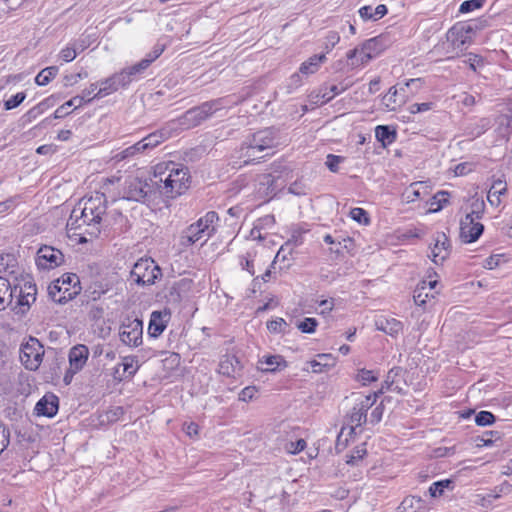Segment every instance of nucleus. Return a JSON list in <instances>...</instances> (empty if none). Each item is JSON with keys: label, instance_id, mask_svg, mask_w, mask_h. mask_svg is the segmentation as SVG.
<instances>
[{"label": "nucleus", "instance_id": "obj_63", "mask_svg": "<svg viewBox=\"0 0 512 512\" xmlns=\"http://www.w3.org/2000/svg\"><path fill=\"white\" fill-rule=\"evenodd\" d=\"M82 225H84L82 223V219H80V215L78 214V210L77 209H73L72 211V214L69 218V221L67 223V226L70 227V229H78L80 228Z\"/></svg>", "mask_w": 512, "mask_h": 512}, {"label": "nucleus", "instance_id": "obj_52", "mask_svg": "<svg viewBox=\"0 0 512 512\" xmlns=\"http://www.w3.org/2000/svg\"><path fill=\"white\" fill-rule=\"evenodd\" d=\"M26 98V94L24 92H19L13 95L8 100L4 101L5 110H11L18 107Z\"/></svg>", "mask_w": 512, "mask_h": 512}, {"label": "nucleus", "instance_id": "obj_20", "mask_svg": "<svg viewBox=\"0 0 512 512\" xmlns=\"http://www.w3.org/2000/svg\"><path fill=\"white\" fill-rule=\"evenodd\" d=\"M150 66V60L142 59L137 64L124 68L119 72L120 82L126 87L133 81L134 77L143 73Z\"/></svg>", "mask_w": 512, "mask_h": 512}, {"label": "nucleus", "instance_id": "obj_53", "mask_svg": "<svg viewBox=\"0 0 512 512\" xmlns=\"http://www.w3.org/2000/svg\"><path fill=\"white\" fill-rule=\"evenodd\" d=\"M428 293L425 292L424 286H417L414 290L413 299L416 305L424 306L427 302Z\"/></svg>", "mask_w": 512, "mask_h": 512}, {"label": "nucleus", "instance_id": "obj_22", "mask_svg": "<svg viewBox=\"0 0 512 512\" xmlns=\"http://www.w3.org/2000/svg\"><path fill=\"white\" fill-rule=\"evenodd\" d=\"M241 368V363L235 355H225L219 363V373L228 377H235Z\"/></svg>", "mask_w": 512, "mask_h": 512}, {"label": "nucleus", "instance_id": "obj_18", "mask_svg": "<svg viewBox=\"0 0 512 512\" xmlns=\"http://www.w3.org/2000/svg\"><path fill=\"white\" fill-rule=\"evenodd\" d=\"M169 318V312L153 311L150 316L148 334L153 338L160 336L167 327Z\"/></svg>", "mask_w": 512, "mask_h": 512}, {"label": "nucleus", "instance_id": "obj_35", "mask_svg": "<svg viewBox=\"0 0 512 512\" xmlns=\"http://www.w3.org/2000/svg\"><path fill=\"white\" fill-rule=\"evenodd\" d=\"M218 215L214 211L207 212L205 216L201 217L196 223L203 229L204 232L211 236L214 232V223L218 221Z\"/></svg>", "mask_w": 512, "mask_h": 512}, {"label": "nucleus", "instance_id": "obj_12", "mask_svg": "<svg viewBox=\"0 0 512 512\" xmlns=\"http://www.w3.org/2000/svg\"><path fill=\"white\" fill-rule=\"evenodd\" d=\"M470 26H453L447 33V40L451 43L454 49L463 51L466 45L471 42Z\"/></svg>", "mask_w": 512, "mask_h": 512}, {"label": "nucleus", "instance_id": "obj_21", "mask_svg": "<svg viewBox=\"0 0 512 512\" xmlns=\"http://www.w3.org/2000/svg\"><path fill=\"white\" fill-rule=\"evenodd\" d=\"M119 73H115L111 77L105 79L100 83V88L97 91V93L94 95V98L100 99L104 96H107L115 91H117L119 88L126 87L125 84H122V81L120 82Z\"/></svg>", "mask_w": 512, "mask_h": 512}, {"label": "nucleus", "instance_id": "obj_64", "mask_svg": "<svg viewBox=\"0 0 512 512\" xmlns=\"http://www.w3.org/2000/svg\"><path fill=\"white\" fill-rule=\"evenodd\" d=\"M383 412H384V406L383 404H379L378 406H376L373 411L371 412V415H370V423L372 424H377L381 421L382 419V416H383Z\"/></svg>", "mask_w": 512, "mask_h": 512}, {"label": "nucleus", "instance_id": "obj_8", "mask_svg": "<svg viewBox=\"0 0 512 512\" xmlns=\"http://www.w3.org/2000/svg\"><path fill=\"white\" fill-rule=\"evenodd\" d=\"M143 323L141 320L126 319L120 327L119 336L121 341L128 345L137 347L142 343Z\"/></svg>", "mask_w": 512, "mask_h": 512}, {"label": "nucleus", "instance_id": "obj_32", "mask_svg": "<svg viewBox=\"0 0 512 512\" xmlns=\"http://www.w3.org/2000/svg\"><path fill=\"white\" fill-rule=\"evenodd\" d=\"M325 60H326L325 54L314 55V56L310 57L307 61H305L301 64L299 71L302 74H306V75L313 74L319 69L320 64L322 62H324Z\"/></svg>", "mask_w": 512, "mask_h": 512}, {"label": "nucleus", "instance_id": "obj_10", "mask_svg": "<svg viewBox=\"0 0 512 512\" xmlns=\"http://www.w3.org/2000/svg\"><path fill=\"white\" fill-rule=\"evenodd\" d=\"M63 261L62 252L51 246H43L37 252L36 263L41 269H53L61 265Z\"/></svg>", "mask_w": 512, "mask_h": 512}, {"label": "nucleus", "instance_id": "obj_23", "mask_svg": "<svg viewBox=\"0 0 512 512\" xmlns=\"http://www.w3.org/2000/svg\"><path fill=\"white\" fill-rule=\"evenodd\" d=\"M37 288L36 284L25 281L19 290L18 304L20 306H27L28 308L36 301Z\"/></svg>", "mask_w": 512, "mask_h": 512}, {"label": "nucleus", "instance_id": "obj_36", "mask_svg": "<svg viewBox=\"0 0 512 512\" xmlns=\"http://www.w3.org/2000/svg\"><path fill=\"white\" fill-rule=\"evenodd\" d=\"M375 132L377 140L384 146H386V144H391L396 139V131L391 130L389 126L379 125L376 127Z\"/></svg>", "mask_w": 512, "mask_h": 512}, {"label": "nucleus", "instance_id": "obj_61", "mask_svg": "<svg viewBox=\"0 0 512 512\" xmlns=\"http://www.w3.org/2000/svg\"><path fill=\"white\" fill-rule=\"evenodd\" d=\"M87 76H88V73L86 71L79 72L77 74L66 75L64 77V85L72 86V85L76 84L80 79L86 78Z\"/></svg>", "mask_w": 512, "mask_h": 512}, {"label": "nucleus", "instance_id": "obj_59", "mask_svg": "<svg viewBox=\"0 0 512 512\" xmlns=\"http://www.w3.org/2000/svg\"><path fill=\"white\" fill-rule=\"evenodd\" d=\"M104 316V309L101 306L98 305H92L88 312V318L91 321H98L102 319Z\"/></svg>", "mask_w": 512, "mask_h": 512}, {"label": "nucleus", "instance_id": "obj_7", "mask_svg": "<svg viewBox=\"0 0 512 512\" xmlns=\"http://www.w3.org/2000/svg\"><path fill=\"white\" fill-rule=\"evenodd\" d=\"M106 199L104 194H96L94 197H90L84 203V207L80 210V219L82 223L86 225L99 224L102 215L106 212Z\"/></svg>", "mask_w": 512, "mask_h": 512}, {"label": "nucleus", "instance_id": "obj_28", "mask_svg": "<svg viewBox=\"0 0 512 512\" xmlns=\"http://www.w3.org/2000/svg\"><path fill=\"white\" fill-rule=\"evenodd\" d=\"M168 137V132H165L164 130H157L142 138L140 142L147 153L148 151L154 149L159 144H161Z\"/></svg>", "mask_w": 512, "mask_h": 512}, {"label": "nucleus", "instance_id": "obj_34", "mask_svg": "<svg viewBox=\"0 0 512 512\" xmlns=\"http://www.w3.org/2000/svg\"><path fill=\"white\" fill-rule=\"evenodd\" d=\"M84 104V97L75 96L72 99L68 100L64 104H62L60 107H58L54 112V118L59 119L63 118L64 116L69 114V111L67 110L72 109V106H75V108L81 107Z\"/></svg>", "mask_w": 512, "mask_h": 512}, {"label": "nucleus", "instance_id": "obj_24", "mask_svg": "<svg viewBox=\"0 0 512 512\" xmlns=\"http://www.w3.org/2000/svg\"><path fill=\"white\" fill-rule=\"evenodd\" d=\"M17 286L11 287L8 279L0 276V311H4L12 302Z\"/></svg>", "mask_w": 512, "mask_h": 512}, {"label": "nucleus", "instance_id": "obj_38", "mask_svg": "<svg viewBox=\"0 0 512 512\" xmlns=\"http://www.w3.org/2000/svg\"><path fill=\"white\" fill-rule=\"evenodd\" d=\"M422 500L420 497L407 496L403 499L397 508V512H417L421 507Z\"/></svg>", "mask_w": 512, "mask_h": 512}, {"label": "nucleus", "instance_id": "obj_58", "mask_svg": "<svg viewBox=\"0 0 512 512\" xmlns=\"http://www.w3.org/2000/svg\"><path fill=\"white\" fill-rule=\"evenodd\" d=\"M343 161V157L329 154L326 160V166L331 172L338 171V165Z\"/></svg>", "mask_w": 512, "mask_h": 512}, {"label": "nucleus", "instance_id": "obj_27", "mask_svg": "<svg viewBox=\"0 0 512 512\" xmlns=\"http://www.w3.org/2000/svg\"><path fill=\"white\" fill-rule=\"evenodd\" d=\"M378 330L385 332L391 336L397 335L403 328L402 323L394 318L388 319L380 317L376 320Z\"/></svg>", "mask_w": 512, "mask_h": 512}, {"label": "nucleus", "instance_id": "obj_33", "mask_svg": "<svg viewBox=\"0 0 512 512\" xmlns=\"http://www.w3.org/2000/svg\"><path fill=\"white\" fill-rule=\"evenodd\" d=\"M262 364H265L267 367L262 368L263 371L267 372H275L277 370H282L287 366L286 361L280 355H271L263 357Z\"/></svg>", "mask_w": 512, "mask_h": 512}, {"label": "nucleus", "instance_id": "obj_15", "mask_svg": "<svg viewBox=\"0 0 512 512\" xmlns=\"http://www.w3.org/2000/svg\"><path fill=\"white\" fill-rule=\"evenodd\" d=\"M192 286V280L183 278L173 282V284L167 288L165 298L169 304L177 305L181 302L183 294L187 293Z\"/></svg>", "mask_w": 512, "mask_h": 512}, {"label": "nucleus", "instance_id": "obj_31", "mask_svg": "<svg viewBox=\"0 0 512 512\" xmlns=\"http://www.w3.org/2000/svg\"><path fill=\"white\" fill-rule=\"evenodd\" d=\"M146 151L143 148V145L140 141L136 142L135 144L123 149L122 151L115 154L113 159L116 162H120L123 160L131 159L139 154H144Z\"/></svg>", "mask_w": 512, "mask_h": 512}, {"label": "nucleus", "instance_id": "obj_4", "mask_svg": "<svg viewBox=\"0 0 512 512\" xmlns=\"http://www.w3.org/2000/svg\"><path fill=\"white\" fill-rule=\"evenodd\" d=\"M223 107L222 98L204 102L200 106L187 110L177 119V123L183 129H191L200 125L203 121Z\"/></svg>", "mask_w": 512, "mask_h": 512}, {"label": "nucleus", "instance_id": "obj_45", "mask_svg": "<svg viewBox=\"0 0 512 512\" xmlns=\"http://www.w3.org/2000/svg\"><path fill=\"white\" fill-rule=\"evenodd\" d=\"M351 218L358 222L359 224L368 225L370 223V218L366 210L362 208H353L350 211Z\"/></svg>", "mask_w": 512, "mask_h": 512}, {"label": "nucleus", "instance_id": "obj_40", "mask_svg": "<svg viewBox=\"0 0 512 512\" xmlns=\"http://www.w3.org/2000/svg\"><path fill=\"white\" fill-rule=\"evenodd\" d=\"M470 208V212L467 213L465 216H470L471 218L479 220L482 218L484 214L485 202L482 199L473 198L470 204Z\"/></svg>", "mask_w": 512, "mask_h": 512}, {"label": "nucleus", "instance_id": "obj_13", "mask_svg": "<svg viewBox=\"0 0 512 512\" xmlns=\"http://www.w3.org/2000/svg\"><path fill=\"white\" fill-rule=\"evenodd\" d=\"M371 408V402L361 400L352 408L347 418V424L350 425L351 431L367 422V412Z\"/></svg>", "mask_w": 512, "mask_h": 512}, {"label": "nucleus", "instance_id": "obj_9", "mask_svg": "<svg viewBox=\"0 0 512 512\" xmlns=\"http://www.w3.org/2000/svg\"><path fill=\"white\" fill-rule=\"evenodd\" d=\"M152 183L132 178L126 182L123 198L129 201L145 202L152 193Z\"/></svg>", "mask_w": 512, "mask_h": 512}, {"label": "nucleus", "instance_id": "obj_49", "mask_svg": "<svg viewBox=\"0 0 512 512\" xmlns=\"http://www.w3.org/2000/svg\"><path fill=\"white\" fill-rule=\"evenodd\" d=\"M486 0H466L462 2L459 8L460 13H469L475 9L481 8Z\"/></svg>", "mask_w": 512, "mask_h": 512}, {"label": "nucleus", "instance_id": "obj_42", "mask_svg": "<svg viewBox=\"0 0 512 512\" xmlns=\"http://www.w3.org/2000/svg\"><path fill=\"white\" fill-rule=\"evenodd\" d=\"M124 415V409L121 406H115L107 410L101 417V422L114 423Z\"/></svg>", "mask_w": 512, "mask_h": 512}, {"label": "nucleus", "instance_id": "obj_6", "mask_svg": "<svg viewBox=\"0 0 512 512\" xmlns=\"http://www.w3.org/2000/svg\"><path fill=\"white\" fill-rule=\"evenodd\" d=\"M45 350L41 342L30 336L20 347V361L24 367L30 371H36L42 361Z\"/></svg>", "mask_w": 512, "mask_h": 512}, {"label": "nucleus", "instance_id": "obj_17", "mask_svg": "<svg viewBox=\"0 0 512 512\" xmlns=\"http://www.w3.org/2000/svg\"><path fill=\"white\" fill-rule=\"evenodd\" d=\"M58 408L59 398L52 393H48L37 402L35 411L38 415L51 418L56 415Z\"/></svg>", "mask_w": 512, "mask_h": 512}, {"label": "nucleus", "instance_id": "obj_29", "mask_svg": "<svg viewBox=\"0 0 512 512\" xmlns=\"http://www.w3.org/2000/svg\"><path fill=\"white\" fill-rule=\"evenodd\" d=\"M507 191L506 182L498 179L495 180L488 191L487 200L493 206H499L501 203L500 196Z\"/></svg>", "mask_w": 512, "mask_h": 512}, {"label": "nucleus", "instance_id": "obj_46", "mask_svg": "<svg viewBox=\"0 0 512 512\" xmlns=\"http://www.w3.org/2000/svg\"><path fill=\"white\" fill-rule=\"evenodd\" d=\"M450 484H452V481L448 479L434 482L429 488L431 497L441 496L444 492V489L447 488Z\"/></svg>", "mask_w": 512, "mask_h": 512}, {"label": "nucleus", "instance_id": "obj_48", "mask_svg": "<svg viewBox=\"0 0 512 512\" xmlns=\"http://www.w3.org/2000/svg\"><path fill=\"white\" fill-rule=\"evenodd\" d=\"M495 420V416L489 411H480L475 417V422L478 426L492 425Z\"/></svg>", "mask_w": 512, "mask_h": 512}, {"label": "nucleus", "instance_id": "obj_56", "mask_svg": "<svg viewBox=\"0 0 512 512\" xmlns=\"http://www.w3.org/2000/svg\"><path fill=\"white\" fill-rule=\"evenodd\" d=\"M357 379L367 384L377 380V376L371 370L361 369L357 374Z\"/></svg>", "mask_w": 512, "mask_h": 512}, {"label": "nucleus", "instance_id": "obj_54", "mask_svg": "<svg viewBox=\"0 0 512 512\" xmlns=\"http://www.w3.org/2000/svg\"><path fill=\"white\" fill-rule=\"evenodd\" d=\"M291 252H292V243L290 241H288L284 245H282L281 248L279 249V251L277 252L273 262L271 263V268L274 267V264L279 259H281L283 261L286 260L287 259V255L291 254Z\"/></svg>", "mask_w": 512, "mask_h": 512}, {"label": "nucleus", "instance_id": "obj_50", "mask_svg": "<svg viewBox=\"0 0 512 512\" xmlns=\"http://www.w3.org/2000/svg\"><path fill=\"white\" fill-rule=\"evenodd\" d=\"M340 41V36L336 31H329L324 40V49L330 52Z\"/></svg>", "mask_w": 512, "mask_h": 512}, {"label": "nucleus", "instance_id": "obj_11", "mask_svg": "<svg viewBox=\"0 0 512 512\" xmlns=\"http://www.w3.org/2000/svg\"><path fill=\"white\" fill-rule=\"evenodd\" d=\"M483 231L484 226L477 219L465 216L460 221V238L465 243L476 241Z\"/></svg>", "mask_w": 512, "mask_h": 512}, {"label": "nucleus", "instance_id": "obj_43", "mask_svg": "<svg viewBox=\"0 0 512 512\" xmlns=\"http://www.w3.org/2000/svg\"><path fill=\"white\" fill-rule=\"evenodd\" d=\"M108 291V288L105 287L102 283L97 282L94 284V287H90L85 291V296L92 301H96L101 298Z\"/></svg>", "mask_w": 512, "mask_h": 512}, {"label": "nucleus", "instance_id": "obj_37", "mask_svg": "<svg viewBox=\"0 0 512 512\" xmlns=\"http://www.w3.org/2000/svg\"><path fill=\"white\" fill-rule=\"evenodd\" d=\"M57 66H49L42 69L37 76L35 77V82L39 86L47 85L51 80H53L58 74Z\"/></svg>", "mask_w": 512, "mask_h": 512}, {"label": "nucleus", "instance_id": "obj_25", "mask_svg": "<svg viewBox=\"0 0 512 512\" xmlns=\"http://www.w3.org/2000/svg\"><path fill=\"white\" fill-rule=\"evenodd\" d=\"M376 38L367 40L360 48H354L347 53L348 59H354L358 53H364V60H371L376 56Z\"/></svg>", "mask_w": 512, "mask_h": 512}, {"label": "nucleus", "instance_id": "obj_57", "mask_svg": "<svg viewBox=\"0 0 512 512\" xmlns=\"http://www.w3.org/2000/svg\"><path fill=\"white\" fill-rule=\"evenodd\" d=\"M288 191L291 194L302 196L307 194V187L301 181H295L289 186Z\"/></svg>", "mask_w": 512, "mask_h": 512}, {"label": "nucleus", "instance_id": "obj_1", "mask_svg": "<svg viewBox=\"0 0 512 512\" xmlns=\"http://www.w3.org/2000/svg\"><path fill=\"white\" fill-rule=\"evenodd\" d=\"M189 181L188 168L173 161L155 165L150 178L155 190L167 198H176L183 194L189 188Z\"/></svg>", "mask_w": 512, "mask_h": 512}, {"label": "nucleus", "instance_id": "obj_5", "mask_svg": "<svg viewBox=\"0 0 512 512\" xmlns=\"http://www.w3.org/2000/svg\"><path fill=\"white\" fill-rule=\"evenodd\" d=\"M161 276V268L152 258H140L130 271V280L139 286L153 285Z\"/></svg>", "mask_w": 512, "mask_h": 512}, {"label": "nucleus", "instance_id": "obj_44", "mask_svg": "<svg viewBox=\"0 0 512 512\" xmlns=\"http://www.w3.org/2000/svg\"><path fill=\"white\" fill-rule=\"evenodd\" d=\"M493 438H495L496 440L500 439L501 433L499 431H487L484 433L483 436L477 437L476 445L477 447L491 446L494 442Z\"/></svg>", "mask_w": 512, "mask_h": 512}, {"label": "nucleus", "instance_id": "obj_19", "mask_svg": "<svg viewBox=\"0 0 512 512\" xmlns=\"http://www.w3.org/2000/svg\"><path fill=\"white\" fill-rule=\"evenodd\" d=\"M450 254V242L445 233H437L435 244L432 248V261L439 264L448 258Z\"/></svg>", "mask_w": 512, "mask_h": 512}, {"label": "nucleus", "instance_id": "obj_60", "mask_svg": "<svg viewBox=\"0 0 512 512\" xmlns=\"http://www.w3.org/2000/svg\"><path fill=\"white\" fill-rule=\"evenodd\" d=\"M165 48H166V44H161V43L158 42L153 47V50L144 59L145 60H150V64H151L152 62H154L164 52Z\"/></svg>", "mask_w": 512, "mask_h": 512}, {"label": "nucleus", "instance_id": "obj_16", "mask_svg": "<svg viewBox=\"0 0 512 512\" xmlns=\"http://www.w3.org/2000/svg\"><path fill=\"white\" fill-rule=\"evenodd\" d=\"M89 356L88 347L78 344L70 349L69 364L72 374H76L85 366Z\"/></svg>", "mask_w": 512, "mask_h": 512}, {"label": "nucleus", "instance_id": "obj_47", "mask_svg": "<svg viewBox=\"0 0 512 512\" xmlns=\"http://www.w3.org/2000/svg\"><path fill=\"white\" fill-rule=\"evenodd\" d=\"M317 325H318V322L315 318L307 317L303 321H301L297 324V328L302 333L310 334V333L315 332Z\"/></svg>", "mask_w": 512, "mask_h": 512}, {"label": "nucleus", "instance_id": "obj_55", "mask_svg": "<svg viewBox=\"0 0 512 512\" xmlns=\"http://www.w3.org/2000/svg\"><path fill=\"white\" fill-rule=\"evenodd\" d=\"M77 56V48L75 46H68L61 50L60 58L65 62L73 61Z\"/></svg>", "mask_w": 512, "mask_h": 512}, {"label": "nucleus", "instance_id": "obj_62", "mask_svg": "<svg viewBox=\"0 0 512 512\" xmlns=\"http://www.w3.org/2000/svg\"><path fill=\"white\" fill-rule=\"evenodd\" d=\"M257 393V389L255 386H248L242 389V391L239 394V400L247 402L254 398L255 394Z\"/></svg>", "mask_w": 512, "mask_h": 512}, {"label": "nucleus", "instance_id": "obj_41", "mask_svg": "<svg viewBox=\"0 0 512 512\" xmlns=\"http://www.w3.org/2000/svg\"><path fill=\"white\" fill-rule=\"evenodd\" d=\"M120 366L123 367L124 378L133 377L139 368L134 357H124Z\"/></svg>", "mask_w": 512, "mask_h": 512}, {"label": "nucleus", "instance_id": "obj_39", "mask_svg": "<svg viewBox=\"0 0 512 512\" xmlns=\"http://www.w3.org/2000/svg\"><path fill=\"white\" fill-rule=\"evenodd\" d=\"M318 358L319 360L310 361V365L314 373H321L323 368L334 365V359L330 354H319Z\"/></svg>", "mask_w": 512, "mask_h": 512}, {"label": "nucleus", "instance_id": "obj_3", "mask_svg": "<svg viewBox=\"0 0 512 512\" xmlns=\"http://www.w3.org/2000/svg\"><path fill=\"white\" fill-rule=\"evenodd\" d=\"M49 298L59 304L66 303L81 292L79 277L74 273L64 274L48 286Z\"/></svg>", "mask_w": 512, "mask_h": 512}, {"label": "nucleus", "instance_id": "obj_26", "mask_svg": "<svg viewBox=\"0 0 512 512\" xmlns=\"http://www.w3.org/2000/svg\"><path fill=\"white\" fill-rule=\"evenodd\" d=\"M350 84L349 83H346V84H341V86L339 87L338 85H331V86H323L318 95H316V98H321V101L318 99L315 101V103H321V104H325L329 101H331L336 95L344 92L345 90H347L349 88Z\"/></svg>", "mask_w": 512, "mask_h": 512}, {"label": "nucleus", "instance_id": "obj_51", "mask_svg": "<svg viewBox=\"0 0 512 512\" xmlns=\"http://www.w3.org/2000/svg\"><path fill=\"white\" fill-rule=\"evenodd\" d=\"M287 322L283 318H277L275 320L267 322V329L271 333H283L287 327Z\"/></svg>", "mask_w": 512, "mask_h": 512}, {"label": "nucleus", "instance_id": "obj_14", "mask_svg": "<svg viewBox=\"0 0 512 512\" xmlns=\"http://www.w3.org/2000/svg\"><path fill=\"white\" fill-rule=\"evenodd\" d=\"M209 237L210 236L195 222L182 231L180 235V245L184 248H188L199 241H203V243L206 242Z\"/></svg>", "mask_w": 512, "mask_h": 512}, {"label": "nucleus", "instance_id": "obj_30", "mask_svg": "<svg viewBox=\"0 0 512 512\" xmlns=\"http://www.w3.org/2000/svg\"><path fill=\"white\" fill-rule=\"evenodd\" d=\"M17 268L18 261L14 254L5 253L0 255V274L15 275Z\"/></svg>", "mask_w": 512, "mask_h": 512}, {"label": "nucleus", "instance_id": "obj_2", "mask_svg": "<svg viewBox=\"0 0 512 512\" xmlns=\"http://www.w3.org/2000/svg\"><path fill=\"white\" fill-rule=\"evenodd\" d=\"M277 144V131L274 128L269 127L255 132L241 146V155L246 158L244 163L248 164L250 161L263 158L258 154L264 150L272 149Z\"/></svg>", "mask_w": 512, "mask_h": 512}]
</instances>
